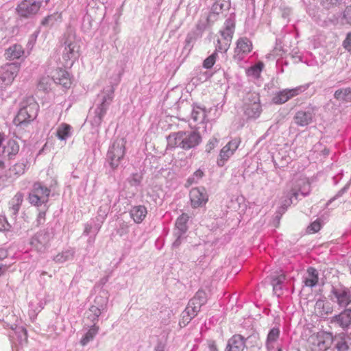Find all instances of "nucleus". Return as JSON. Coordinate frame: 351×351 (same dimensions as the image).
<instances>
[{
  "instance_id": "5",
  "label": "nucleus",
  "mask_w": 351,
  "mask_h": 351,
  "mask_svg": "<svg viewBox=\"0 0 351 351\" xmlns=\"http://www.w3.org/2000/svg\"><path fill=\"white\" fill-rule=\"evenodd\" d=\"M310 186L304 180H297L287 192L288 199H286L284 205L280 208L279 213L285 212L287 206L297 202L300 197H304L309 193Z\"/></svg>"
},
{
  "instance_id": "57",
  "label": "nucleus",
  "mask_w": 351,
  "mask_h": 351,
  "mask_svg": "<svg viewBox=\"0 0 351 351\" xmlns=\"http://www.w3.org/2000/svg\"><path fill=\"white\" fill-rule=\"evenodd\" d=\"M176 236L177 237V239H176V241L173 242V247H178L180 243H181V239H182V235L183 234H179V232H176L175 233Z\"/></svg>"
},
{
  "instance_id": "18",
  "label": "nucleus",
  "mask_w": 351,
  "mask_h": 351,
  "mask_svg": "<svg viewBox=\"0 0 351 351\" xmlns=\"http://www.w3.org/2000/svg\"><path fill=\"white\" fill-rule=\"evenodd\" d=\"M239 141L234 139L230 141L221 149L219 154V158L217 160V165L223 167L225 162L233 154L234 152L238 148Z\"/></svg>"
},
{
  "instance_id": "25",
  "label": "nucleus",
  "mask_w": 351,
  "mask_h": 351,
  "mask_svg": "<svg viewBox=\"0 0 351 351\" xmlns=\"http://www.w3.org/2000/svg\"><path fill=\"white\" fill-rule=\"evenodd\" d=\"M23 53L24 51L21 45L15 44L6 49L5 56L6 58L15 60L21 58Z\"/></svg>"
},
{
  "instance_id": "12",
  "label": "nucleus",
  "mask_w": 351,
  "mask_h": 351,
  "mask_svg": "<svg viewBox=\"0 0 351 351\" xmlns=\"http://www.w3.org/2000/svg\"><path fill=\"white\" fill-rule=\"evenodd\" d=\"M324 335L334 344V349L336 351H350V348L348 342V337L345 332H340L333 335L331 332H326Z\"/></svg>"
},
{
  "instance_id": "58",
  "label": "nucleus",
  "mask_w": 351,
  "mask_h": 351,
  "mask_svg": "<svg viewBox=\"0 0 351 351\" xmlns=\"http://www.w3.org/2000/svg\"><path fill=\"white\" fill-rule=\"evenodd\" d=\"M20 206L21 205L19 204H13L12 206L10 208V211L13 215H16L19 210Z\"/></svg>"
},
{
  "instance_id": "47",
  "label": "nucleus",
  "mask_w": 351,
  "mask_h": 351,
  "mask_svg": "<svg viewBox=\"0 0 351 351\" xmlns=\"http://www.w3.org/2000/svg\"><path fill=\"white\" fill-rule=\"evenodd\" d=\"M11 225L8 222L5 217H0V231H8Z\"/></svg>"
},
{
  "instance_id": "11",
  "label": "nucleus",
  "mask_w": 351,
  "mask_h": 351,
  "mask_svg": "<svg viewBox=\"0 0 351 351\" xmlns=\"http://www.w3.org/2000/svg\"><path fill=\"white\" fill-rule=\"evenodd\" d=\"M49 0H45L46 3ZM43 0H24L17 8L19 14L23 17H29L36 14L40 8Z\"/></svg>"
},
{
  "instance_id": "50",
  "label": "nucleus",
  "mask_w": 351,
  "mask_h": 351,
  "mask_svg": "<svg viewBox=\"0 0 351 351\" xmlns=\"http://www.w3.org/2000/svg\"><path fill=\"white\" fill-rule=\"evenodd\" d=\"M343 46L346 50L351 51V32L347 34L346 39L343 40Z\"/></svg>"
},
{
  "instance_id": "27",
  "label": "nucleus",
  "mask_w": 351,
  "mask_h": 351,
  "mask_svg": "<svg viewBox=\"0 0 351 351\" xmlns=\"http://www.w3.org/2000/svg\"><path fill=\"white\" fill-rule=\"evenodd\" d=\"M19 150V145L14 140L8 141L7 145L3 147V154L7 156L9 158H12L15 156Z\"/></svg>"
},
{
  "instance_id": "49",
  "label": "nucleus",
  "mask_w": 351,
  "mask_h": 351,
  "mask_svg": "<svg viewBox=\"0 0 351 351\" xmlns=\"http://www.w3.org/2000/svg\"><path fill=\"white\" fill-rule=\"evenodd\" d=\"M218 44L216 46V52L217 51H226L229 48L230 43L228 42H224L223 44H221V42L219 40H217Z\"/></svg>"
},
{
  "instance_id": "61",
  "label": "nucleus",
  "mask_w": 351,
  "mask_h": 351,
  "mask_svg": "<svg viewBox=\"0 0 351 351\" xmlns=\"http://www.w3.org/2000/svg\"><path fill=\"white\" fill-rule=\"evenodd\" d=\"M273 285V289H274V291L276 294L279 295V293H278V291H280V290H281V285H280V286H279L278 285H276V284H274V285Z\"/></svg>"
},
{
  "instance_id": "40",
  "label": "nucleus",
  "mask_w": 351,
  "mask_h": 351,
  "mask_svg": "<svg viewBox=\"0 0 351 351\" xmlns=\"http://www.w3.org/2000/svg\"><path fill=\"white\" fill-rule=\"evenodd\" d=\"M217 57V52L215 51L213 54L206 58L204 62L203 66L206 69H210L214 65Z\"/></svg>"
},
{
  "instance_id": "37",
  "label": "nucleus",
  "mask_w": 351,
  "mask_h": 351,
  "mask_svg": "<svg viewBox=\"0 0 351 351\" xmlns=\"http://www.w3.org/2000/svg\"><path fill=\"white\" fill-rule=\"evenodd\" d=\"M331 343L330 340L326 338L325 335V339H317V346L318 347V350L314 349V351H332V349L330 348Z\"/></svg>"
},
{
  "instance_id": "15",
  "label": "nucleus",
  "mask_w": 351,
  "mask_h": 351,
  "mask_svg": "<svg viewBox=\"0 0 351 351\" xmlns=\"http://www.w3.org/2000/svg\"><path fill=\"white\" fill-rule=\"evenodd\" d=\"M308 88V86H300L292 89H285L278 93L274 97L273 101L277 104H284L291 97L298 95L300 93L304 91Z\"/></svg>"
},
{
  "instance_id": "52",
  "label": "nucleus",
  "mask_w": 351,
  "mask_h": 351,
  "mask_svg": "<svg viewBox=\"0 0 351 351\" xmlns=\"http://www.w3.org/2000/svg\"><path fill=\"white\" fill-rule=\"evenodd\" d=\"M285 279V277L284 275H280L274 278L271 283H272V285L276 284L280 286V285H281V283L284 281Z\"/></svg>"
},
{
  "instance_id": "55",
  "label": "nucleus",
  "mask_w": 351,
  "mask_h": 351,
  "mask_svg": "<svg viewBox=\"0 0 351 351\" xmlns=\"http://www.w3.org/2000/svg\"><path fill=\"white\" fill-rule=\"evenodd\" d=\"M23 199V195L21 193H18L15 195L13 202L21 205Z\"/></svg>"
},
{
  "instance_id": "4",
  "label": "nucleus",
  "mask_w": 351,
  "mask_h": 351,
  "mask_svg": "<svg viewBox=\"0 0 351 351\" xmlns=\"http://www.w3.org/2000/svg\"><path fill=\"white\" fill-rule=\"evenodd\" d=\"M38 110V104L32 97H29L26 103H22L14 123L17 125L29 123L37 117Z\"/></svg>"
},
{
  "instance_id": "62",
  "label": "nucleus",
  "mask_w": 351,
  "mask_h": 351,
  "mask_svg": "<svg viewBox=\"0 0 351 351\" xmlns=\"http://www.w3.org/2000/svg\"><path fill=\"white\" fill-rule=\"evenodd\" d=\"M188 315L186 313H185V311L183 312L182 313V320H183V322H187L189 323L192 319H188Z\"/></svg>"
},
{
  "instance_id": "31",
  "label": "nucleus",
  "mask_w": 351,
  "mask_h": 351,
  "mask_svg": "<svg viewBox=\"0 0 351 351\" xmlns=\"http://www.w3.org/2000/svg\"><path fill=\"white\" fill-rule=\"evenodd\" d=\"M71 127L66 123H61L57 128L56 136L58 139L64 141L71 135Z\"/></svg>"
},
{
  "instance_id": "20",
  "label": "nucleus",
  "mask_w": 351,
  "mask_h": 351,
  "mask_svg": "<svg viewBox=\"0 0 351 351\" xmlns=\"http://www.w3.org/2000/svg\"><path fill=\"white\" fill-rule=\"evenodd\" d=\"M245 339L241 335H234L228 341L225 351H243L245 347Z\"/></svg>"
},
{
  "instance_id": "34",
  "label": "nucleus",
  "mask_w": 351,
  "mask_h": 351,
  "mask_svg": "<svg viewBox=\"0 0 351 351\" xmlns=\"http://www.w3.org/2000/svg\"><path fill=\"white\" fill-rule=\"evenodd\" d=\"M99 331V326L94 324L82 338L80 343L82 346H86L89 341H92Z\"/></svg>"
},
{
  "instance_id": "43",
  "label": "nucleus",
  "mask_w": 351,
  "mask_h": 351,
  "mask_svg": "<svg viewBox=\"0 0 351 351\" xmlns=\"http://www.w3.org/2000/svg\"><path fill=\"white\" fill-rule=\"evenodd\" d=\"M321 227H322V226H321L319 220L317 219L315 221H313V223H311L307 227L306 232L308 234H313V233L317 232L320 230Z\"/></svg>"
},
{
  "instance_id": "13",
  "label": "nucleus",
  "mask_w": 351,
  "mask_h": 351,
  "mask_svg": "<svg viewBox=\"0 0 351 351\" xmlns=\"http://www.w3.org/2000/svg\"><path fill=\"white\" fill-rule=\"evenodd\" d=\"M330 322L343 330H348L351 326V307L343 308L339 314L332 316Z\"/></svg>"
},
{
  "instance_id": "3",
  "label": "nucleus",
  "mask_w": 351,
  "mask_h": 351,
  "mask_svg": "<svg viewBox=\"0 0 351 351\" xmlns=\"http://www.w3.org/2000/svg\"><path fill=\"white\" fill-rule=\"evenodd\" d=\"M80 47V40L76 38L75 33L70 30L64 35L59 50L65 61H73L78 58Z\"/></svg>"
},
{
  "instance_id": "6",
  "label": "nucleus",
  "mask_w": 351,
  "mask_h": 351,
  "mask_svg": "<svg viewBox=\"0 0 351 351\" xmlns=\"http://www.w3.org/2000/svg\"><path fill=\"white\" fill-rule=\"evenodd\" d=\"M125 153V142L123 138L116 139L110 146L107 159L112 169H116L123 160Z\"/></svg>"
},
{
  "instance_id": "10",
  "label": "nucleus",
  "mask_w": 351,
  "mask_h": 351,
  "mask_svg": "<svg viewBox=\"0 0 351 351\" xmlns=\"http://www.w3.org/2000/svg\"><path fill=\"white\" fill-rule=\"evenodd\" d=\"M207 302L206 294L203 291H198L195 296L191 299L185 308V313L188 315V319L195 317L199 311L202 306Z\"/></svg>"
},
{
  "instance_id": "28",
  "label": "nucleus",
  "mask_w": 351,
  "mask_h": 351,
  "mask_svg": "<svg viewBox=\"0 0 351 351\" xmlns=\"http://www.w3.org/2000/svg\"><path fill=\"white\" fill-rule=\"evenodd\" d=\"M304 284L307 287H313L318 282V272L313 267H309L307 269V276L305 278Z\"/></svg>"
},
{
  "instance_id": "54",
  "label": "nucleus",
  "mask_w": 351,
  "mask_h": 351,
  "mask_svg": "<svg viewBox=\"0 0 351 351\" xmlns=\"http://www.w3.org/2000/svg\"><path fill=\"white\" fill-rule=\"evenodd\" d=\"M45 219V211H40L37 217V223L40 225L44 223Z\"/></svg>"
},
{
  "instance_id": "56",
  "label": "nucleus",
  "mask_w": 351,
  "mask_h": 351,
  "mask_svg": "<svg viewBox=\"0 0 351 351\" xmlns=\"http://www.w3.org/2000/svg\"><path fill=\"white\" fill-rule=\"evenodd\" d=\"M346 187H343L342 189H341L332 198H331L327 204L328 205L330 203H331L332 201L337 199L338 197H341L343 193L346 191Z\"/></svg>"
},
{
  "instance_id": "1",
  "label": "nucleus",
  "mask_w": 351,
  "mask_h": 351,
  "mask_svg": "<svg viewBox=\"0 0 351 351\" xmlns=\"http://www.w3.org/2000/svg\"><path fill=\"white\" fill-rule=\"evenodd\" d=\"M202 142L199 132L195 130L179 131L169 134L167 137L168 146L180 147L184 150L193 149Z\"/></svg>"
},
{
  "instance_id": "32",
  "label": "nucleus",
  "mask_w": 351,
  "mask_h": 351,
  "mask_svg": "<svg viewBox=\"0 0 351 351\" xmlns=\"http://www.w3.org/2000/svg\"><path fill=\"white\" fill-rule=\"evenodd\" d=\"M261 107L259 104L254 103L247 106L245 109V115L250 119H256L261 114Z\"/></svg>"
},
{
  "instance_id": "63",
  "label": "nucleus",
  "mask_w": 351,
  "mask_h": 351,
  "mask_svg": "<svg viewBox=\"0 0 351 351\" xmlns=\"http://www.w3.org/2000/svg\"><path fill=\"white\" fill-rule=\"evenodd\" d=\"M87 314H88V319H89L92 322L94 323L95 322L97 321L98 319L93 318L95 317V315L89 313L88 311Z\"/></svg>"
},
{
  "instance_id": "9",
  "label": "nucleus",
  "mask_w": 351,
  "mask_h": 351,
  "mask_svg": "<svg viewBox=\"0 0 351 351\" xmlns=\"http://www.w3.org/2000/svg\"><path fill=\"white\" fill-rule=\"evenodd\" d=\"M53 237L52 228H46L36 232L30 240V245L38 252L45 250Z\"/></svg>"
},
{
  "instance_id": "44",
  "label": "nucleus",
  "mask_w": 351,
  "mask_h": 351,
  "mask_svg": "<svg viewBox=\"0 0 351 351\" xmlns=\"http://www.w3.org/2000/svg\"><path fill=\"white\" fill-rule=\"evenodd\" d=\"M341 0H321L322 5L327 10L338 5Z\"/></svg>"
},
{
  "instance_id": "35",
  "label": "nucleus",
  "mask_w": 351,
  "mask_h": 351,
  "mask_svg": "<svg viewBox=\"0 0 351 351\" xmlns=\"http://www.w3.org/2000/svg\"><path fill=\"white\" fill-rule=\"evenodd\" d=\"M223 10V5L215 3L207 16V22L208 23H214L217 19L218 15L221 13Z\"/></svg>"
},
{
  "instance_id": "42",
  "label": "nucleus",
  "mask_w": 351,
  "mask_h": 351,
  "mask_svg": "<svg viewBox=\"0 0 351 351\" xmlns=\"http://www.w3.org/2000/svg\"><path fill=\"white\" fill-rule=\"evenodd\" d=\"M143 179V176L141 174L136 173L131 175L130 177L128 178V182L130 184L131 186H138Z\"/></svg>"
},
{
  "instance_id": "7",
  "label": "nucleus",
  "mask_w": 351,
  "mask_h": 351,
  "mask_svg": "<svg viewBox=\"0 0 351 351\" xmlns=\"http://www.w3.org/2000/svg\"><path fill=\"white\" fill-rule=\"evenodd\" d=\"M51 189L40 182H35L29 194L28 199L32 205L40 206H45L49 201Z\"/></svg>"
},
{
  "instance_id": "24",
  "label": "nucleus",
  "mask_w": 351,
  "mask_h": 351,
  "mask_svg": "<svg viewBox=\"0 0 351 351\" xmlns=\"http://www.w3.org/2000/svg\"><path fill=\"white\" fill-rule=\"evenodd\" d=\"M130 216L136 223H141L147 215V209L144 206H134L130 210Z\"/></svg>"
},
{
  "instance_id": "29",
  "label": "nucleus",
  "mask_w": 351,
  "mask_h": 351,
  "mask_svg": "<svg viewBox=\"0 0 351 351\" xmlns=\"http://www.w3.org/2000/svg\"><path fill=\"white\" fill-rule=\"evenodd\" d=\"M280 336V329L277 327L271 328L267 337L266 347L268 351H272L273 343L277 341Z\"/></svg>"
},
{
  "instance_id": "51",
  "label": "nucleus",
  "mask_w": 351,
  "mask_h": 351,
  "mask_svg": "<svg viewBox=\"0 0 351 351\" xmlns=\"http://www.w3.org/2000/svg\"><path fill=\"white\" fill-rule=\"evenodd\" d=\"M218 140L216 138H211L208 143L206 145V151L207 152H210V151L215 147V145L217 144Z\"/></svg>"
},
{
  "instance_id": "64",
  "label": "nucleus",
  "mask_w": 351,
  "mask_h": 351,
  "mask_svg": "<svg viewBox=\"0 0 351 351\" xmlns=\"http://www.w3.org/2000/svg\"><path fill=\"white\" fill-rule=\"evenodd\" d=\"M194 175L197 177L198 178H201L203 175H204V173L201 170H197L195 173H194Z\"/></svg>"
},
{
  "instance_id": "16",
  "label": "nucleus",
  "mask_w": 351,
  "mask_h": 351,
  "mask_svg": "<svg viewBox=\"0 0 351 351\" xmlns=\"http://www.w3.org/2000/svg\"><path fill=\"white\" fill-rule=\"evenodd\" d=\"M189 195L193 208L202 206L208 201V195L204 188H193L190 191Z\"/></svg>"
},
{
  "instance_id": "17",
  "label": "nucleus",
  "mask_w": 351,
  "mask_h": 351,
  "mask_svg": "<svg viewBox=\"0 0 351 351\" xmlns=\"http://www.w3.org/2000/svg\"><path fill=\"white\" fill-rule=\"evenodd\" d=\"M19 71V66L16 63L5 64L1 68L0 79L5 84H10L17 75Z\"/></svg>"
},
{
  "instance_id": "45",
  "label": "nucleus",
  "mask_w": 351,
  "mask_h": 351,
  "mask_svg": "<svg viewBox=\"0 0 351 351\" xmlns=\"http://www.w3.org/2000/svg\"><path fill=\"white\" fill-rule=\"evenodd\" d=\"M343 19L345 21L346 23L351 25V5L346 8L343 12Z\"/></svg>"
},
{
  "instance_id": "2",
  "label": "nucleus",
  "mask_w": 351,
  "mask_h": 351,
  "mask_svg": "<svg viewBox=\"0 0 351 351\" xmlns=\"http://www.w3.org/2000/svg\"><path fill=\"white\" fill-rule=\"evenodd\" d=\"M114 90V85H109L97 95L98 104L95 110V116L92 121L93 125L99 126L101 123L103 118L113 100Z\"/></svg>"
},
{
  "instance_id": "38",
  "label": "nucleus",
  "mask_w": 351,
  "mask_h": 351,
  "mask_svg": "<svg viewBox=\"0 0 351 351\" xmlns=\"http://www.w3.org/2000/svg\"><path fill=\"white\" fill-rule=\"evenodd\" d=\"M94 302V305L99 307L100 310L105 311L108 304V298L106 296V293L103 291L102 295L100 294L95 298Z\"/></svg>"
},
{
  "instance_id": "23",
  "label": "nucleus",
  "mask_w": 351,
  "mask_h": 351,
  "mask_svg": "<svg viewBox=\"0 0 351 351\" xmlns=\"http://www.w3.org/2000/svg\"><path fill=\"white\" fill-rule=\"evenodd\" d=\"M235 23L233 20L228 19L225 22V28L221 31V34L226 42L230 43L234 32Z\"/></svg>"
},
{
  "instance_id": "26",
  "label": "nucleus",
  "mask_w": 351,
  "mask_h": 351,
  "mask_svg": "<svg viewBox=\"0 0 351 351\" xmlns=\"http://www.w3.org/2000/svg\"><path fill=\"white\" fill-rule=\"evenodd\" d=\"M75 252L73 249H67L53 256V260L58 264L64 263L66 261L73 260Z\"/></svg>"
},
{
  "instance_id": "33",
  "label": "nucleus",
  "mask_w": 351,
  "mask_h": 351,
  "mask_svg": "<svg viewBox=\"0 0 351 351\" xmlns=\"http://www.w3.org/2000/svg\"><path fill=\"white\" fill-rule=\"evenodd\" d=\"M189 217L186 214L183 213L176 220V232H179V234H184L186 232L188 229L187 221Z\"/></svg>"
},
{
  "instance_id": "48",
  "label": "nucleus",
  "mask_w": 351,
  "mask_h": 351,
  "mask_svg": "<svg viewBox=\"0 0 351 351\" xmlns=\"http://www.w3.org/2000/svg\"><path fill=\"white\" fill-rule=\"evenodd\" d=\"M102 311L104 310H100V308L95 305H92L88 310L89 313L95 315L94 319H98Z\"/></svg>"
},
{
  "instance_id": "21",
  "label": "nucleus",
  "mask_w": 351,
  "mask_h": 351,
  "mask_svg": "<svg viewBox=\"0 0 351 351\" xmlns=\"http://www.w3.org/2000/svg\"><path fill=\"white\" fill-rule=\"evenodd\" d=\"M251 49L252 43L247 38H242L239 39L237 43L234 58L237 59L238 60H241L242 57H241L240 53H247L250 52Z\"/></svg>"
},
{
  "instance_id": "60",
  "label": "nucleus",
  "mask_w": 351,
  "mask_h": 351,
  "mask_svg": "<svg viewBox=\"0 0 351 351\" xmlns=\"http://www.w3.org/2000/svg\"><path fill=\"white\" fill-rule=\"evenodd\" d=\"M216 3H218L219 5H223V9H228L230 6V3L226 0H219L215 2Z\"/></svg>"
},
{
  "instance_id": "46",
  "label": "nucleus",
  "mask_w": 351,
  "mask_h": 351,
  "mask_svg": "<svg viewBox=\"0 0 351 351\" xmlns=\"http://www.w3.org/2000/svg\"><path fill=\"white\" fill-rule=\"evenodd\" d=\"M48 78H43L38 84V88L43 91H47L49 88Z\"/></svg>"
},
{
  "instance_id": "53",
  "label": "nucleus",
  "mask_w": 351,
  "mask_h": 351,
  "mask_svg": "<svg viewBox=\"0 0 351 351\" xmlns=\"http://www.w3.org/2000/svg\"><path fill=\"white\" fill-rule=\"evenodd\" d=\"M263 64H258L252 68L253 75H258L262 70Z\"/></svg>"
},
{
  "instance_id": "39",
  "label": "nucleus",
  "mask_w": 351,
  "mask_h": 351,
  "mask_svg": "<svg viewBox=\"0 0 351 351\" xmlns=\"http://www.w3.org/2000/svg\"><path fill=\"white\" fill-rule=\"evenodd\" d=\"M25 165L23 163H18L14 165L10 169V176L12 175L14 176H20L25 172Z\"/></svg>"
},
{
  "instance_id": "19",
  "label": "nucleus",
  "mask_w": 351,
  "mask_h": 351,
  "mask_svg": "<svg viewBox=\"0 0 351 351\" xmlns=\"http://www.w3.org/2000/svg\"><path fill=\"white\" fill-rule=\"evenodd\" d=\"M333 310L332 304L324 299H319L315 302V313L322 318H326L328 315L332 313Z\"/></svg>"
},
{
  "instance_id": "41",
  "label": "nucleus",
  "mask_w": 351,
  "mask_h": 351,
  "mask_svg": "<svg viewBox=\"0 0 351 351\" xmlns=\"http://www.w3.org/2000/svg\"><path fill=\"white\" fill-rule=\"evenodd\" d=\"M58 18H60V15L57 14L49 15L43 19L41 25L43 26H52Z\"/></svg>"
},
{
  "instance_id": "36",
  "label": "nucleus",
  "mask_w": 351,
  "mask_h": 351,
  "mask_svg": "<svg viewBox=\"0 0 351 351\" xmlns=\"http://www.w3.org/2000/svg\"><path fill=\"white\" fill-rule=\"evenodd\" d=\"M206 110L199 106H194L191 112V118L195 122L203 123L206 119Z\"/></svg>"
},
{
  "instance_id": "8",
  "label": "nucleus",
  "mask_w": 351,
  "mask_h": 351,
  "mask_svg": "<svg viewBox=\"0 0 351 351\" xmlns=\"http://www.w3.org/2000/svg\"><path fill=\"white\" fill-rule=\"evenodd\" d=\"M329 298L341 308H349L351 304V287H332Z\"/></svg>"
},
{
  "instance_id": "30",
  "label": "nucleus",
  "mask_w": 351,
  "mask_h": 351,
  "mask_svg": "<svg viewBox=\"0 0 351 351\" xmlns=\"http://www.w3.org/2000/svg\"><path fill=\"white\" fill-rule=\"evenodd\" d=\"M334 97L342 102L351 101V88H340L335 92Z\"/></svg>"
},
{
  "instance_id": "14",
  "label": "nucleus",
  "mask_w": 351,
  "mask_h": 351,
  "mask_svg": "<svg viewBox=\"0 0 351 351\" xmlns=\"http://www.w3.org/2000/svg\"><path fill=\"white\" fill-rule=\"evenodd\" d=\"M315 114V110L311 107L298 110L293 117L294 123L298 126L305 127L312 123Z\"/></svg>"
},
{
  "instance_id": "59",
  "label": "nucleus",
  "mask_w": 351,
  "mask_h": 351,
  "mask_svg": "<svg viewBox=\"0 0 351 351\" xmlns=\"http://www.w3.org/2000/svg\"><path fill=\"white\" fill-rule=\"evenodd\" d=\"M208 346L210 351H218L217 345L214 341L210 340L208 341Z\"/></svg>"
},
{
  "instance_id": "22",
  "label": "nucleus",
  "mask_w": 351,
  "mask_h": 351,
  "mask_svg": "<svg viewBox=\"0 0 351 351\" xmlns=\"http://www.w3.org/2000/svg\"><path fill=\"white\" fill-rule=\"evenodd\" d=\"M53 80L56 83L62 85L65 88H69L71 84L69 74L64 70L57 71L56 74L53 76Z\"/></svg>"
}]
</instances>
